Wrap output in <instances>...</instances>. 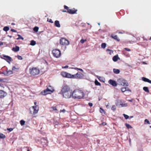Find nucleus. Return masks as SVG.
Here are the masks:
<instances>
[{
  "label": "nucleus",
  "mask_w": 151,
  "mask_h": 151,
  "mask_svg": "<svg viewBox=\"0 0 151 151\" xmlns=\"http://www.w3.org/2000/svg\"><path fill=\"white\" fill-rule=\"evenodd\" d=\"M7 129L9 132H11L13 130V129L12 128H7Z\"/></svg>",
  "instance_id": "nucleus-47"
},
{
  "label": "nucleus",
  "mask_w": 151,
  "mask_h": 151,
  "mask_svg": "<svg viewBox=\"0 0 151 151\" xmlns=\"http://www.w3.org/2000/svg\"><path fill=\"white\" fill-rule=\"evenodd\" d=\"M143 90L146 92H149V91L148 88L147 87L145 86L143 87Z\"/></svg>",
  "instance_id": "nucleus-24"
},
{
  "label": "nucleus",
  "mask_w": 151,
  "mask_h": 151,
  "mask_svg": "<svg viewBox=\"0 0 151 151\" xmlns=\"http://www.w3.org/2000/svg\"><path fill=\"white\" fill-rule=\"evenodd\" d=\"M113 71L114 73L116 74H118L120 73V70L118 69L114 68L113 69Z\"/></svg>",
  "instance_id": "nucleus-21"
},
{
  "label": "nucleus",
  "mask_w": 151,
  "mask_h": 151,
  "mask_svg": "<svg viewBox=\"0 0 151 151\" xmlns=\"http://www.w3.org/2000/svg\"><path fill=\"white\" fill-rule=\"evenodd\" d=\"M95 84L96 86H100L101 85V83L99 82L96 79L95 80Z\"/></svg>",
  "instance_id": "nucleus-23"
},
{
  "label": "nucleus",
  "mask_w": 151,
  "mask_h": 151,
  "mask_svg": "<svg viewBox=\"0 0 151 151\" xmlns=\"http://www.w3.org/2000/svg\"><path fill=\"white\" fill-rule=\"evenodd\" d=\"M73 68L75 70H78V69H79V68Z\"/></svg>",
  "instance_id": "nucleus-60"
},
{
  "label": "nucleus",
  "mask_w": 151,
  "mask_h": 151,
  "mask_svg": "<svg viewBox=\"0 0 151 151\" xmlns=\"http://www.w3.org/2000/svg\"><path fill=\"white\" fill-rule=\"evenodd\" d=\"M40 94L42 95H47V88L41 91L40 93Z\"/></svg>",
  "instance_id": "nucleus-20"
},
{
  "label": "nucleus",
  "mask_w": 151,
  "mask_h": 151,
  "mask_svg": "<svg viewBox=\"0 0 151 151\" xmlns=\"http://www.w3.org/2000/svg\"><path fill=\"white\" fill-rule=\"evenodd\" d=\"M118 59H119V58L117 54L113 56L112 58L113 60L115 62H116Z\"/></svg>",
  "instance_id": "nucleus-17"
},
{
  "label": "nucleus",
  "mask_w": 151,
  "mask_h": 151,
  "mask_svg": "<svg viewBox=\"0 0 151 151\" xmlns=\"http://www.w3.org/2000/svg\"><path fill=\"white\" fill-rule=\"evenodd\" d=\"M78 70H79L80 71H81L82 72H83V70L82 69H81V68H79L78 69Z\"/></svg>",
  "instance_id": "nucleus-56"
},
{
  "label": "nucleus",
  "mask_w": 151,
  "mask_h": 151,
  "mask_svg": "<svg viewBox=\"0 0 151 151\" xmlns=\"http://www.w3.org/2000/svg\"><path fill=\"white\" fill-rule=\"evenodd\" d=\"M77 74H75V75H72L71 74V78H77Z\"/></svg>",
  "instance_id": "nucleus-33"
},
{
  "label": "nucleus",
  "mask_w": 151,
  "mask_h": 151,
  "mask_svg": "<svg viewBox=\"0 0 151 151\" xmlns=\"http://www.w3.org/2000/svg\"><path fill=\"white\" fill-rule=\"evenodd\" d=\"M55 91L54 88L50 85L48 86V94H51Z\"/></svg>",
  "instance_id": "nucleus-9"
},
{
  "label": "nucleus",
  "mask_w": 151,
  "mask_h": 151,
  "mask_svg": "<svg viewBox=\"0 0 151 151\" xmlns=\"http://www.w3.org/2000/svg\"><path fill=\"white\" fill-rule=\"evenodd\" d=\"M126 88H127L126 89V91H128L129 92H131V90H130L129 88L126 87Z\"/></svg>",
  "instance_id": "nucleus-54"
},
{
  "label": "nucleus",
  "mask_w": 151,
  "mask_h": 151,
  "mask_svg": "<svg viewBox=\"0 0 151 151\" xmlns=\"http://www.w3.org/2000/svg\"><path fill=\"white\" fill-rule=\"evenodd\" d=\"M124 50L127 51H131L130 49L128 48H124Z\"/></svg>",
  "instance_id": "nucleus-49"
},
{
  "label": "nucleus",
  "mask_w": 151,
  "mask_h": 151,
  "mask_svg": "<svg viewBox=\"0 0 151 151\" xmlns=\"http://www.w3.org/2000/svg\"><path fill=\"white\" fill-rule=\"evenodd\" d=\"M7 95V93L2 90H0V98H3Z\"/></svg>",
  "instance_id": "nucleus-12"
},
{
  "label": "nucleus",
  "mask_w": 151,
  "mask_h": 151,
  "mask_svg": "<svg viewBox=\"0 0 151 151\" xmlns=\"http://www.w3.org/2000/svg\"><path fill=\"white\" fill-rule=\"evenodd\" d=\"M55 26L58 27H60V23L59 21L58 20H55L54 22Z\"/></svg>",
  "instance_id": "nucleus-16"
},
{
  "label": "nucleus",
  "mask_w": 151,
  "mask_h": 151,
  "mask_svg": "<svg viewBox=\"0 0 151 151\" xmlns=\"http://www.w3.org/2000/svg\"><path fill=\"white\" fill-rule=\"evenodd\" d=\"M127 88H126V87H122L121 88V91L124 93V92H125L126 91V89Z\"/></svg>",
  "instance_id": "nucleus-31"
},
{
  "label": "nucleus",
  "mask_w": 151,
  "mask_h": 151,
  "mask_svg": "<svg viewBox=\"0 0 151 151\" xmlns=\"http://www.w3.org/2000/svg\"><path fill=\"white\" fill-rule=\"evenodd\" d=\"M128 101L130 102H132L133 101V99H130V100H129Z\"/></svg>",
  "instance_id": "nucleus-61"
},
{
  "label": "nucleus",
  "mask_w": 151,
  "mask_h": 151,
  "mask_svg": "<svg viewBox=\"0 0 151 151\" xmlns=\"http://www.w3.org/2000/svg\"><path fill=\"white\" fill-rule=\"evenodd\" d=\"M39 28L38 27H35L34 29L33 30L35 32H37L38 31Z\"/></svg>",
  "instance_id": "nucleus-39"
},
{
  "label": "nucleus",
  "mask_w": 151,
  "mask_h": 151,
  "mask_svg": "<svg viewBox=\"0 0 151 151\" xmlns=\"http://www.w3.org/2000/svg\"><path fill=\"white\" fill-rule=\"evenodd\" d=\"M110 37L114 40H116L118 42L120 41V39L118 38L117 35H114L113 34H111V35Z\"/></svg>",
  "instance_id": "nucleus-13"
},
{
  "label": "nucleus",
  "mask_w": 151,
  "mask_h": 151,
  "mask_svg": "<svg viewBox=\"0 0 151 151\" xmlns=\"http://www.w3.org/2000/svg\"><path fill=\"white\" fill-rule=\"evenodd\" d=\"M3 30L5 31H8L9 29V27L7 26L3 28Z\"/></svg>",
  "instance_id": "nucleus-32"
},
{
  "label": "nucleus",
  "mask_w": 151,
  "mask_h": 151,
  "mask_svg": "<svg viewBox=\"0 0 151 151\" xmlns=\"http://www.w3.org/2000/svg\"><path fill=\"white\" fill-rule=\"evenodd\" d=\"M76 74H77V78H83L84 75L80 72H78Z\"/></svg>",
  "instance_id": "nucleus-14"
},
{
  "label": "nucleus",
  "mask_w": 151,
  "mask_h": 151,
  "mask_svg": "<svg viewBox=\"0 0 151 151\" xmlns=\"http://www.w3.org/2000/svg\"><path fill=\"white\" fill-rule=\"evenodd\" d=\"M3 81V79L2 78H0V82H2Z\"/></svg>",
  "instance_id": "nucleus-59"
},
{
  "label": "nucleus",
  "mask_w": 151,
  "mask_h": 151,
  "mask_svg": "<svg viewBox=\"0 0 151 151\" xmlns=\"http://www.w3.org/2000/svg\"><path fill=\"white\" fill-rule=\"evenodd\" d=\"M11 31L13 32H16L17 31V30H16L14 29H11Z\"/></svg>",
  "instance_id": "nucleus-53"
},
{
  "label": "nucleus",
  "mask_w": 151,
  "mask_h": 151,
  "mask_svg": "<svg viewBox=\"0 0 151 151\" xmlns=\"http://www.w3.org/2000/svg\"><path fill=\"white\" fill-rule=\"evenodd\" d=\"M64 8L65 9H67V11H68V10H69V9L68 7L66 5H64Z\"/></svg>",
  "instance_id": "nucleus-46"
},
{
  "label": "nucleus",
  "mask_w": 151,
  "mask_h": 151,
  "mask_svg": "<svg viewBox=\"0 0 151 151\" xmlns=\"http://www.w3.org/2000/svg\"><path fill=\"white\" fill-rule=\"evenodd\" d=\"M68 65H66L64 67H63V68H68Z\"/></svg>",
  "instance_id": "nucleus-55"
},
{
  "label": "nucleus",
  "mask_w": 151,
  "mask_h": 151,
  "mask_svg": "<svg viewBox=\"0 0 151 151\" xmlns=\"http://www.w3.org/2000/svg\"><path fill=\"white\" fill-rule=\"evenodd\" d=\"M142 79L143 81L145 82H147L150 83H151V80L145 77H142Z\"/></svg>",
  "instance_id": "nucleus-15"
},
{
  "label": "nucleus",
  "mask_w": 151,
  "mask_h": 151,
  "mask_svg": "<svg viewBox=\"0 0 151 151\" xmlns=\"http://www.w3.org/2000/svg\"><path fill=\"white\" fill-rule=\"evenodd\" d=\"M53 110L56 111L57 110L56 107L55 106H53L51 107Z\"/></svg>",
  "instance_id": "nucleus-48"
},
{
  "label": "nucleus",
  "mask_w": 151,
  "mask_h": 151,
  "mask_svg": "<svg viewBox=\"0 0 151 151\" xmlns=\"http://www.w3.org/2000/svg\"><path fill=\"white\" fill-rule=\"evenodd\" d=\"M48 22H49L52 23H53V22L52 21V19H49L48 18Z\"/></svg>",
  "instance_id": "nucleus-44"
},
{
  "label": "nucleus",
  "mask_w": 151,
  "mask_h": 151,
  "mask_svg": "<svg viewBox=\"0 0 151 151\" xmlns=\"http://www.w3.org/2000/svg\"><path fill=\"white\" fill-rule=\"evenodd\" d=\"M12 50L14 52H17L19 50V47L18 46H16L15 47H13Z\"/></svg>",
  "instance_id": "nucleus-18"
},
{
  "label": "nucleus",
  "mask_w": 151,
  "mask_h": 151,
  "mask_svg": "<svg viewBox=\"0 0 151 151\" xmlns=\"http://www.w3.org/2000/svg\"><path fill=\"white\" fill-rule=\"evenodd\" d=\"M62 12H67V11H66V10H63V11H62Z\"/></svg>",
  "instance_id": "nucleus-62"
},
{
  "label": "nucleus",
  "mask_w": 151,
  "mask_h": 151,
  "mask_svg": "<svg viewBox=\"0 0 151 151\" xmlns=\"http://www.w3.org/2000/svg\"><path fill=\"white\" fill-rule=\"evenodd\" d=\"M123 115L126 119H128L129 118V116L125 114H123Z\"/></svg>",
  "instance_id": "nucleus-36"
},
{
  "label": "nucleus",
  "mask_w": 151,
  "mask_h": 151,
  "mask_svg": "<svg viewBox=\"0 0 151 151\" xmlns=\"http://www.w3.org/2000/svg\"><path fill=\"white\" fill-rule=\"evenodd\" d=\"M60 44L63 45H69V42L68 40L64 38H61L60 40Z\"/></svg>",
  "instance_id": "nucleus-6"
},
{
  "label": "nucleus",
  "mask_w": 151,
  "mask_h": 151,
  "mask_svg": "<svg viewBox=\"0 0 151 151\" xmlns=\"http://www.w3.org/2000/svg\"><path fill=\"white\" fill-rule=\"evenodd\" d=\"M88 105L90 107H91L93 106V104L91 103H89L88 104Z\"/></svg>",
  "instance_id": "nucleus-51"
},
{
  "label": "nucleus",
  "mask_w": 151,
  "mask_h": 151,
  "mask_svg": "<svg viewBox=\"0 0 151 151\" xmlns=\"http://www.w3.org/2000/svg\"><path fill=\"white\" fill-rule=\"evenodd\" d=\"M108 83L114 87L118 85L116 81L112 79H110L108 81Z\"/></svg>",
  "instance_id": "nucleus-8"
},
{
  "label": "nucleus",
  "mask_w": 151,
  "mask_h": 151,
  "mask_svg": "<svg viewBox=\"0 0 151 151\" xmlns=\"http://www.w3.org/2000/svg\"><path fill=\"white\" fill-rule=\"evenodd\" d=\"M99 111L101 114H105V111L101 107L100 108Z\"/></svg>",
  "instance_id": "nucleus-29"
},
{
  "label": "nucleus",
  "mask_w": 151,
  "mask_h": 151,
  "mask_svg": "<svg viewBox=\"0 0 151 151\" xmlns=\"http://www.w3.org/2000/svg\"><path fill=\"white\" fill-rule=\"evenodd\" d=\"M77 11V9H75V8H73V9H69L67 11V12L70 14H76V12Z\"/></svg>",
  "instance_id": "nucleus-11"
},
{
  "label": "nucleus",
  "mask_w": 151,
  "mask_h": 151,
  "mask_svg": "<svg viewBox=\"0 0 151 151\" xmlns=\"http://www.w3.org/2000/svg\"><path fill=\"white\" fill-rule=\"evenodd\" d=\"M3 56L4 58H3V59H4L9 63H10V62L12 60V58L9 56L5 55H3Z\"/></svg>",
  "instance_id": "nucleus-10"
},
{
  "label": "nucleus",
  "mask_w": 151,
  "mask_h": 151,
  "mask_svg": "<svg viewBox=\"0 0 151 151\" xmlns=\"http://www.w3.org/2000/svg\"><path fill=\"white\" fill-rule=\"evenodd\" d=\"M52 53L53 55L56 58L59 57L61 55L60 50L58 49L53 50L52 51Z\"/></svg>",
  "instance_id": "nucleus-5"
},
{
  "label": "nucleus",
  "mask_w": 151,
  "mask_h": 151,
  "mask_svg": "<svg viewBox=\"0 0 151 151\" xmlns=\"http://www.w3.org/2000/svg\"><path fill=\"white\" fill-rule=\"evenodd\" d=\"M36 44V42L34 40H32L31 41L30 45H31L34 46Z\"/></svg>",
  "instance_id": "nucleus-28"
},
{
  "label": "nucleus",
  "mask_w": 151,
  "mask_h": 151,
  "mask_svg": "<svg viewBox=\"0 0 151 151\" xmlns=\"http://www.w3.org/2000/svg\"><path fill=\"white\" fill-rule=\"evenodd\" d=\"M25 122L23 120H21L20 121V123L22 126L24 125L25 124Z\"/></svg>",
  "instance_id": "nucleus-35"
},
{
  "label": "nucleus",
  "mask_w": 151,
  "mask_h": 151,
  "mask_svg": "<svg viewBox=\"0 0 151 151\" xmlns=\"http://www.w3.org/2000/svg\"><path fill=\"white\" fill-rule=\"evenodd\" d=\"M67 73L66 72H62L61 73V75L62 76L66 78Z\"/></svg>",
  "instance_id": "nucleus-22"
},
{
  "label": "nucleus",
  "mask_w": 151,
  "mask_h": 151,
  "mask_svg": "<svg viewBox=\"0 0 151 151\" xmlns=\"http://www.w3.org/2000/svg\"><path fill=\"white\" fill-rule=\"evenodd\" d=\"M69 91H70V88L69 87L67 86H64L61 90V91L63 94L66 93H68V92Z\"/></svg>",
  "instance_id": "nucleus-7"
},
{
  "label": "nucleus",
  "mask_w": 151,
  "mask_h": 151,
  "mask_svg": "<svg viewBox=\"0 0 151 151\" xmlns=\"http://www.w3.org/2000/svg\"><path fill=\"white\" fill-rule=\"evenodd\" d=\"M6 137L5 135L2 133H0V139H4Z\"/></svg>",
  "instance_id": "nucleus-27"
},
{
  "label": "nucleus",
  "mask_w": 151,
  "mask_h": 151,
  "mask_svg": "<svg viewBox=\"0 0 151 151\" xmlns=\"http://www.w3.org/2000/svg\"><path fill=\"white\" fill-rule=\"evenodd\" d=\"M122 103L121 100H116L115 103L116 105L118 106L119 107H120V104Z\"/></svg>",
  "instance_id": "nucleus-19"
},
{
  "label": "nucleus",
  "mask_w": 151,
  "mask_h": 151,
  "mask_svg": "<svg viewBox=\"0 0 151 151\" xmlns=\"http://www.w3.org/2000/svg\"><path fill=\"white\" fill-rule=\"evenodd\" d=\"M17 58L19 60H22V58L21 56L18 55L17 57Z\"/></svg>",
  "instance_id": "nucleus-43"
},
{
  "label": "nucleus",
  "mask_w": 151,
  "mask_h": 151,
  "mask_svg": "<svg viewBox=\"0 0 151 151\" xmlns=\"http://www.w3.org/2000/svg\"><path fill=\"white\" fill-rule=\"evenodd\" d=\"M65 109H63L62 110H60V112H62L63 113H64L65 112Z\"/></svg>",
  "instance_id": "nucleus-52"
},
{
  "label": "nucleus",
  "mask_w": 151,
  "mask_h": 151,
  "mask_svg": "<svg viewBox=\"0 0 151 151\" xmlns=\"http://www.w3.org/2000/svg\"><path fill=\"white\" fill-rule=\"evenodd\" d=\"M71 74L68 73H67V74H66V78H70L71 77Z\"/></svg>",
  "instance_id": "nucleus-37"
},
{
  "label": "nucleus",
  "mask_w": 151,
  "mask_h": 151,
  "mask_svg": "<svg viewBox=\"0 0 151 151\" xmlns=\"http://www.w3.org/2000/svg\"><path fill=\"white\" fill-rule=\"evenodd\" d=\"M133 117H134L133 116H129V118L130 119H131L133 118Z\"/></svg>",
  "instance_id": "nucleus-57"
},
{
  "label": "nucleus",
  "mask_w": 151,
  "mask_h": 151,
  "mask_svg": "<svg viewBox=\"0 0 151 151\" xmlns=\"http://www.w3.org/2000/svg\"><path fill=\"white\" fill-rule=\"evenodd\" d=\"M144 122L145 124L146 123L148 124H150L149 121L147 119H146L145 120Z\"/></svg>",
  "instance_id": "nucleus-38"
},
{
  "label": "nucleus",
  "mask_w": 151,
  "mask_h": 151,
  "mask_svg": "<svg viewBox=\"0 0 151 151\" xmlns=\"http://www.w3.org/2000/svg\"><path fill=\"white\" fill-rule=\"evenodd\" d=\"M86 39L84 40L83 39H81L80 41V42L82 43H83L85 41H86Z\"/></svg>",
  "instance_id": "nucleus-42"
},
{
  "label": "nucleus",
  "mask_w": 151,
  "mask_h": 151,
  "mask_svg": "<svg viewBox=\"0 0 151 151\" xmlns=\"http://www.w3.org/2000/svg\"><path fill=\"white\" fill-rule=\"evenodd\" d=\"M106 44L105 43H103L101 45V47L103 48H105L106 46Z\"/></svg>",
  "instance_id": "nucleus-30"
},
{
  "label": "nucleus",
  "mask_w": 151,
  "mask_h": 151,
  "mask_svg": "<svg viewBox=\"0 0 151 151\" xmlns=\"http://www.w3.org/2000/svg\"><path fill=\"white\" fill-rule=\"evenodd\" d=\"M74 90L73 92L71 91H69L68 93H65L63 94V96L66 98H71L72 96L73 98L74 99H81L83 97L85 96L84 93L83 92H81V96H73V95L74 92H75Z\"/></svg>",
  "instance_id": "nucleus-1"
},
{
  "label": "nucleus",
  "mask_w": 151,
  "mask_h": 151,
  "mask_svg": "<svg viewBox=\"0 0 151 151\" xmlns=\"http://www.w3.org/2000/svg\"><path fill=\"white\" fill-rule=\"evenodd\" d=\"M118 85L124 86H129L128 83L125 80L122 78H119L118 79Z\"/></svg>",
  "instance_id": "nucleus-4"
},
{
  "label": "nucleus",
  "mask_w": 151,
  "mask_h": 151,
  "mask_svg": "<svg viewBox=\"0 0 151 151\" xmlns=\"http://www.w3.org/2000/svg\"><path fill=\"white\" fill-rule=\"evenodd\" d=\"M106 51H110V52H109V54H111V53H112L113 52V51L111 50H110V49H107L106 50Z\"/></svg>",
  "instance_id": "nucleus-41"
},
{
  "label": "nucleus",
  "mask_w": 151,
  "mask_h": 151,
  "mask_svg": "<svg viewBox=\"0 0 151 151\" xmlns=\"http://www.w3.org/2000/svg\"><path fill=\"white\" fill-rule=\"evenodd\" d=\"M30 74L32 76H34L38 75L40 73V70L38 67H32L29 69Z\"/></svg>",
  "instance_id": "nucleus-2"
},
{
  "label": "nucleus",
  "mask_w": 151,
  "mask_h": 151,
  "mask_svg": "<svg viewBox=\"0 0 151 151\" xmlns=\"http://www.w3.org/2000/svg\"><path fill=\"white\" fill-rule=\"evenodd\" d=\"M143 63L144 64H147V63H146L145 62H143Z\"/></svg>",
  "instance_id": "nucleus-63"
},
{
  "label": "nucleus",
  "mask_w": 151,
  "mask_h": 151,
  "mask_svg": "<svg viewBox=\"0 0 151 151\" xmlns=\"http://www.w3.org/2000/svg\"><path fill=\"white\" fill-rule=\"evenodd\" d=\"M3 45V43L2 42H0V45Z\"/></svg>",
  "instance_id": "nucleus-64"
},
{
  "label": "nucleus",
  "mask_w": 151,
  "mask_h": 151,
  "mask_svg": "<svg viewBox=\"0 0 151 151\" xmlns=\"http://www.w3.org/2000/svg\"><path fill=\"white\" fill-rule=\"evenodd\" d=\"M125 125L128 129H132V127L128 124L126 123Z\"/></svg>",
  "instance_id": "nucleus-25"
},
{
  "label": "nucleus",
  "mask_w": 151,
  "mask_h": 151,
  "mask_svg": "<svg viewBox=\"0 0 151 151\" xmlns=\"http://www.w3.org/2000/svg\"><path fill=\"white\" fill-rule=\"evenodd\" d=\"M120 105V107H125L127 106V103L122 104L121 103Z\"/></svg>",
  "instance_id": "nucleus-26"
},
{
  "label": "nucleus",
  "mask_w": 151,
  "mask_h": 151,
  "mask_svg": "<svg viewBox=\"0 0 151 151\" xmlns=\"http://www.w3.org/2000/svg\"><path fill=\"white\" fill-rule=\"evenodd\" d=\"M39 110L38 106H33L29 109V113L33 115L37 114Z\"/></svg>",
  "instance_id": "nucleus-3"
},
{
  "label": "nucleus",
  "mask_w": 151,
  "mask_h": 151,
  "mask_svg": "<svg viewBox=\"0 0 151 151\" xmlns=\"http://www.w3.org/2000/svg\"><path fill=\"white\" fill-rule=\"evenodd\" d=\"M12 73V71H9L7 72V73L8 74H11Z\"/></svg>",
  "instance_id": "nucleus-50"
},
{
  "label": "nucleus",
  "mask_w": 151,
  "mask_h": 151,
  "mask_svg": "<svg viewBox=\"0 0 151 151\" xmlns=\"http://www.w3.org/2000/svg\"><path fill=\"white\" fill-rule=\"evenodd\" d=\"M34 104L35 105V106H38V105H37V103L36 102H34Z\"/></svg>",
  "instance_id": "nucleus-58"
},
{
  "label": "nucleus",
  "mask_w": 151,
  "mask_h": 151,
  "mask_svg": "<svg viewBox=\"0 0 151 151\" xmlns=\"http://www.w3.org/2000/svg\"><path fill=\"white\" fill-rule=\"evenodd\" d=\"M106 124V123L105 122H103L100 124V125L105 126Z\"/></svg>",
  "instance_id": "nucleus-45"
},
{
  "label": "nucleus",
  "mask_w": 151,
  "mask_h": 151,
  "mask_svg": "<svg viewBox=\"0 0 151 151\" xmlns=\"http://www.w3.org/2000/svg\"><path fill=\"white\" fill-rule=\"evenodd\" d=\"M116 106L115 105H113L112 106V107L111 108V109L113 110V111H114L116 110Z\"/></svg>",
  "instance_id": "nucleus-34"
},
{
  "label": "nucleus",
  "mask_w": 151,
  "mask_h": 151,
  "mask_svg": "<svg viewBox=\"0 0 151 151\" xmlns=\"http://www.w3.org/2000/svg\"><path fill=\"white\" fill-rule=\"evenodd\" d=\"M18 36H19V37L17 39V40H19V39H21L22 40H24V38L22 37L20 35H18Z\"/></svg>",
  "instance_id": "nucleus-40"
}]
</instances>
